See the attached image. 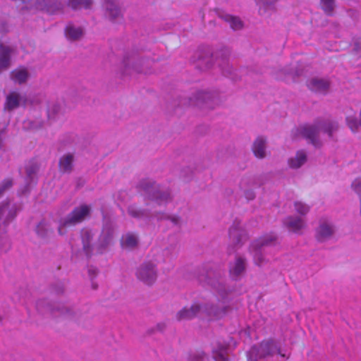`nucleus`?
Returning <instances> with one entry per match:
<instances>
[{
	"label": "nucleus",
	"instance_id": "f257e3e1",
	"mask_svg": "<svg viewBox=\"0 0 361 361\" xmlns=\"http://www.w3.org/2000/svg\"><path fill=\"white\" fill-rule=\"evenodd\" d=\"M339 125L337 121L324 119L322 118H316L312 124H305L300 126L298 131L300 135L307 140L316 148H320L322 142L319 138L320 132L326 133L330 139H333V134L338 131Z\"/></svg>",
	"mask_w": 361,
	"mask_h": 361
},
{
	"label": "nucleus",
	"instance_id": "f03ea898",
	"mask_svg": "<svg viewBox=\"0 0 361 361\" xmlns=\"http://www.w3.org/2000/svg\"><path fill=\"white\" fill-rule=\"evenodd\" d=\"M136 189L146 199L154 201L158 204L167 203L172 200L171 191L169 188H163L156 180L145 178L139 180Z\"/></svg>",
	"mask_w": 361,
	"mask_h": 361
},
{
	"label": "nucleus",
	"instance_id": "7ed1b4c3",
	"mask_svg": "<svg viewBox=\"0 0 361 361\" xmlns=\"http://www.w3.org/2000/svg\"><path fill=\"white\" fill-rule=\"evenodd\" d=\"M196 276L198 281L203 286L212 287L223 297L227 294L228 288L221 269H214L210 265L204 266L198 269Z\"/></svg>",
	"mask_w": 361,
	"mask_h": 361
},
{
	"label": "nucleus",
	"instance_id": "20e7f679",
	"mask_svg": "<svg viewBox=\"0 0 361 361\" xmlns=\"http://www.w3.org/2000/svg\"><path fill=\"white\" fill-rule=\"evenodd\" d=\"M276 353L286 357V355L281 353V347L274 339L264 340L259 344L252 346L247 351V361L265 360L274 356Z\"/></svg>",
	"mask_w": 361,
	"mask_h": 361
},
{
	"label": "nucleus",
	"instance_id": "39448f33",
	"mask_svg": "<svg viewBox=\"0 0 361 361\" xmlns=\"http://www.w3.org/2000/svg\"><path fill=\"white\" fill-rule=\"evenodd\" d=\"M219 102L216 94L211 92L200 90L196 92L193 98H183L180 100L178 105H195L200 109H212Z\"/></svg>",
	"mask_w": 361,
	"mask_h": 361
},
{
	"label": "nucleus",
	"instance_id": "423d86ee",
	"mask_svg": "<svg viewBox=\"0 0 361 361\" xmlns=\"http://www.w3.org/2000/svg\"><path fill=\"white\" fill-rule=\"evenodd\" d=\"M124 72L126 73L129 68H132L138 73H148L153 63V61L149 59H144L140 56L137 51H133L127 53L123 61Z\"/></svg>",
	"mask_w": 361,
	"mask_h": 361
},
{
	"label": "nucleus",
	"instance_id": "0eeeda50",
	"mask_svg": "<svg viewBox=\"0 0 361 361\" xmlns=\"http://www.w3.org/2000/svg\"><path fill=\"white\" fill-rule=\"evenodd\" d=\"M277 243V237L273 234H267L254 240L250 249L253 255L255 263L261 266L264 262V251L266 247L275 245Z\"/></svg>",
	"mask_w": 361,
	"mask_h": 361
},
{
	"label": "nucleus",
	"instance_id": "6e6552de",
	"mask_svg": "<svg viewBox=\"0 0 361 361\" xmlns=\"http://www.w3.org/2000/svg\"><path fill=\"white\" fill-rule=\"evenodd\" d=\"M65 4L61 0H32L30 6L21 9L31 11L35 9L49 15H56L64 12Z\"/></svg>",
	"mask_w": 361,
	"mask_h": 361
},
{
	"label": "nucleus",
	"instance_id": "1a4fd4ad",
	"mask_svg": "<svg viewBox=\"0 0 361 361\" xmlns=\"http://www.w3.org/2000/svg\"><path fill=\"white\" fill-rule=\"evenodd\" d=\"M229 237L231 241V245L228 247L229 255L234 253L236 248L242 246L248 239L245 230L240 226V222L237 220L234 221L229 229Z\"/></svg>",
	"mask_w": 361,
	"mask_h": 361
},
{
	"label": "nucleus",
	"instance_id": "9d476101",
	"mask_svg": "<svg viewBox=\"0 0 361 361\" xmlns=\"http://www.w3.org/2000/svg\"><path fill=\"white\" fill-rule=\"evenodd\" d=\"M115 228L116 225L112 221L109 219L106 221L96 246L97 252L98 253L102 254L111 244L114 239Z\"/></svg>",
	"mask_w": 361,
	"mask_h": 361
},
{
	"label": "nucleus",
	"instance_id": "9b49d317",
	"mask_svg": "<svg viewBox=\"0 0 361 361\" xmlns=\"http://www.w3.org/2000/svg\"><path fill=\"white\" fill-rule=\"evenodd\" d=\"M157 275V266L151 261L142 263L136 270L137 278L147 286L154 283Z\"/></svg>",
	"mask_w": 361,
	"mask_h": 361
},
{
	"label": "nucleus",
	"instance_id": "f8f14e48",
	"mask_svg": "<svg viewBox=\"0 0 361 361\" xmlns=\"http://www.w3.org/2000/svg\"><path fill=\"white\" fill-rule=\"evenodd\" d=\"M195 57V67L202 71L210 69L214 65V53L208 47L200 49Z\"/></svg>",
	"mask_w": 361,
	"mask_h": 361
},
{
	"label": "nucleus",
	"instance_id": "ddd939ff",
	"mask_svg": "<svg viewBox=\"0 0 361 361\" xmlns=\"http://www.w3.org/2000/svg\"><path fill=\"white\" fill-rule=\"evenodd\" d=\"M90 209L86 204L75 207L73 211L62 221L61 226L68 227L75 225L82 221L86 216L90 214Z\"/></svg>",
	"mask_w": 361,
	"mask_h": 361
},
{
	"label": "nucleus",
	"instance_id": "4468645a",
	"mask_svg": "<svg viewBox=\"0 0 361 361\" xmlns=\"http://www.w3.org/2000/svg\"><path fill=\"white\" fill-rule=\"evenodd\" d=\"M57 317H62L65 319L80 322L85 318V313L81 310L71 305L59 303L57 307Z\"/></svg>",
	"mask_w": 361,
	"mask_h": 361
},
{
	"label": "nucleus",
	"instance_id": "2eb2a0df",
	"mask_svg": "<svg viewBox=\"0 0 361 361\" xmlns=\"http://www.w3.org/2000/svg\"><path fill=\"white\" fill-rule=\"evenodd\" d=\"M200 307L201 314H204L207 317H214L216 319L223 317L231 310V307L230 306L219 307L216 305L212 303L200 304Z\"/></svg>",
	"mask_w": 361,
	"mask_h": 361
},
{
	"label": "nucleus",
	"instance_id": "dca6fc26",
	"mask_svg": "<svg viewBox=\"0 0 361 361\" xmlns=\"http://www.w3.org/2000/svg\"><path fill=\"white\" fill-rule=\"evenodd\" d=\"M104 7L106 16L113 23L123 19V14L118 4L113 0H105Z\"/></svg>",
	"mask_w": 361,
	"mask_h": 361
},
{
	"label": "nucleus",
	"instance_id": "f3484780",
	"mask_svg": "<svg viewBox=\"0 0 361 361\" xmlns=\"http://www.w3.org/2000/svg\"><path fill=\"white\" fill-rule=\"evenodd\" d=\"M58 304L51 302L47 299H40L36 302V309L42 315L49 314L56 317Z\"/></svg>",
	"mask_w": 361,
	"mask_h": 361
},
{
	"label": "nucleus",
	"instance_id": "a211bd4d",
	"mask_svg": "<svg viewBox=\"0 0 361 361\" xmlns=\"http://www.w3.org/2000/svg\"><path fill=\"white\" fill-rule=\"evenodd\" d=\"M334 231L331 225H329L325 219L319 220V225L316 229L315 238L318 242H324L330 238Z\"/></svg>",
	"mask_w": 361,
	"mask_h": 361
},
{
	"label": "nucleus",
	"instance_id": "6ab92c4d",
	"mask_svg": "<svg viewBox=\"0 0 361 361\" xmlns=\"http://www.w3.org/2000/svg\"><path fill=\"white\" fill-rule=\"evenodd\" d=\"M201 314L200 304L194 303L190 307H185L176 314L178 321L189 320Z\"/></svg>",
	"mask_w": 361,
	"mask_h": 361
},
{
	"label": "nucleus",
	"instance_id": "aec40b11",
	"mask_svg": "<svg viewBox=\"0 0 361 361\" xmlns=\"http://www.w3.org/2000/svg\"><path fill=\"white\" fill-rule=\"evenodd\" d=\"M13 49L0 42V73L10 68Z\"/></svg>",
	"mask_w": 361,
	"mask_h": 361
},
{
	"label": "nucleus",
	"instance_id": "412c9836",
	"mask_svg": "<svg viewBox=\"0 0 361 361\" xmlns=\"http://www.w3.org/2000/svg\"><path fill=\"white\" fill-rule=\"evenodd\" d=\"M40 164L35 159L30 160L25 166V185L28 188L36 179Z\"/></svg>",
	"mask_w": 361,
	"mask_h": 361
},
{
	"label": "nucleus",
	"instance_id": "4be33fe9",
	"mask_svg": "<svg viewBox=\"0 0 361 361\" xmlns=\"http://www.w3.org/2000/svg\"><path fill=\"white\" fill-rule=\"evenodd\" d=\"M307 86L313 92L325 93L329 90L330 83L322 78H312L308 80Z\"/></svg>",
	"mask_w": 361,
	"mask_h": 361
},
{
	"label": "nucleus",
	"instance_id": "5701e85b",
	"mask_svg": "<svg viewBox=\"0 0 361 361\" xmlns=\"http://www.w3.org/2000/svg\"><path fill=\"white\" fill-rule=\"evenodd\" d=\"M267 139L263 136H259L252 145V152L258 159H264L267 156Z\"/></svg>",
	"mask_w": 361,
	"mask_h": 361
},
{
	"label": "nucleus",
	"instance_id": "b1692460",
	"mask_svg": "<svg viewBox=\"0 0 361 361\" xmlns=\"http://www.w3.org/2000/svg\"><path fill=\"white\" fill-rule=\"evenodd\" d=\"M285 226L290 231L298 232L304 226L303 220L298 216H288L283 221Z\"/></svg>",
	"mask_w": 361,
	"mask_h": 361
},
{
	"label": "nucleus",
	"instance_id": "393cba45",
	"mask_svg": "<svg viewBox=\"0 0 361 361\" xmlns=\"http://www.w3.org/2000/svg\"><path fill=\"white\" fill-rule=\"evenodd\" d=\"M81 238L82 243V250L85 252L86 256L90 258L92 254V245L91 244L93 235L89 230H82L81 232Z\"/></svg>",
	"mask_w": 361,
	"mask_h": 361
},
{
	"label": "nucleus",
	"instance_id": "a878e982",
	"mask_svg": "<svg viewBox=\"0 0 361 361\" xmlns=\"http://www.w3.org/2000/svg\"><path fill=\"white\" fill-rule=\"evenodd\" d=\"M246 269V260L242 257H237L233 265L230 267V274L236 279L245 273Z\"/></svg>",
	"mask_w": 361,
	"mask_h": 361
},
{
	"label": "nucleus",
	"instance_id": "bb28decb",
	"mask_svg": "<svg viewBox=\"0 0 361 361\" xmlns=\"http://www.w3.org/2000/svg\"><path fill=\"white\" fill-rule=\"evenodd\" d=\"M218 15L225 22L228 23L230 27L233 30H238L243 28V22L238 17L231 16L229 14L225 13L223 11L219 12Z\"/></svg>",
	"mask_w": 361,
	"mask_h": 361
},
{
	"label": "nucleus",
	"instance_id": "cd10ccee",
	"mask_svg": "<svg viewBox=\"0 0 361 361\" xmlns=\"http://www.w3.org/2000/svg\"><path fill=\"white\" fill-rule=\"evenodd\" d=\"M228 345L218 343L216 347L213 349V358L216 361H229L228 356Z\"/></svg>",
	"mask_w": 361,
	"mask_h": 361
},
{
	"label": "nucleus",
	"instance_id": "c85d7f7f",
	"mask_svg": "<svg viewBox=\"0 0 361 361\" xmlns=\"http://www.w3.org/2000/svg\"><path fill=\"white\" fill-rule=\"evenodd\" d=\"M66 37L71 41H77L82 38L84 32L82 27H76L72 23H69L65 28Z\"/></svg>",
	"mask_w": 361,
	"mask_h": 361
},
{
	"label": "nucleus",
	"instance_id": "c756f323",
	"mask_svg": "<svg viewBox=\"0 0 361 361\" xmlns=\"http://www.w3.org/2000/svg\"><path fill=\"white\" fill-rule=\"evenodd\" d=\"M121 245L122 248L133 250L138 245V238L136 235L132 233H128L121 238Z\"/></svg>",
	"mask_w": 361,
	"mask_h": 361
},
{
	"label": "nucleus",
	"instance_id": "7c9ffc66",
	"mask_svg": "<svg viewBox=\"0 0 361 361\" xmlns=\"http://www.w3.org/2000/svg\"><path fill=\"white\" fill-rule=\"evenodd\" d=\"M73 155L68 153L61 157L59 166L60 171L63 173H71L73 169Z\"/></svg>",
	"mask_w": 361,
	"mask_h": 361
},
{
	"label": "nucleus",
	"instance_id": "2f4dec72",
	"mask_svg": "<svg viewBox=\"0 0 361 361\" xmlns=\"http://www.w3.org/2000/svg\"><path fill=\"white\" fill-rule=\"evenodd\" d=\"M30 73L26 68L15 69L11 73V78L18 84H23L27 82Z\"/></svg>",
	"mask_w": 361,
	"mask_h": 361
},
{
	"label": "nucleus",
	"instance_id": "473e14b6",
	"mask_svg": "<svg viewBox=\"0 0 361 361\" xmlns=\"http://www.w3.org/2000/svg\"><path fill=\"white\" fill-rule=\"evenodd\" d=\"M231 55V50L227 47H223L217 50L214 54V60L219 63V66H221L226 63H229V57Z\"/></svg>",
	"mask_w": 361,
	"mask_h": 361
},
{
	"label": "nucleus",
	"instance_id": "72a5a7b5",
	"mask_svg": "<svg viewBox=\"0 0 361 361\" xmlns=\"http://www.w3.org/2000/svg\"><path fill=\"white\" fill-rule=\"evenodd\" d=\"M20 106L19 100V93L16 92H11L7 97L5 103V108L8 111H13Z\"/></svg>",
	"mask_w": 361,
	"mask_h": 361
},
{
	"label": "nucleus",
	"instance_id": "f704fd0d",
	"mask_svg": "<svg viewBox=\"0 0 361 361\" xmlns=\"http://www.w3.org/2000/svg\"><path fill=\"white\" fill-rule=\"evenodd\" d=\"M92 3V0H68L66 5L68 7L75 11L82 8L90 9Z\"/></svg>",
	"mask_w": 361,
	"mask_h": 361
},
{
	"label": "nucleus",
	"instance_id": "c9c22d12",
	"mask_svg": "<svg viewBox=\"0 0 361 361\" xmlns=\"http://www.w3.org/2000/svg\"><path fill=\"white\" fill-rule=\"evenodd\" d=\"M307 161V154L304 151H298L295 157L291 158L288 163L291 168L298 169Z\"/></svg>",
	"mask_w": 361,
	"mask_h": 361
},
{
	"label": "nucleus",
	"instance_id": "e433bc0d",
	"mask_svg": "<svg viewBox=\"0 0 361 361\" xmlns=\"http://www.w3.org/2000/svg\"><path fill=\"white\" fill-rule=\"evenodd\" d=\"M128 213L132 217L137 219L149 218L151 216L149 210L145 209H137L134 206L128 207Z\"/></svg>",
	"mask_w": 361,
	"mask_h": 361
},
{
	"label": "nucleus",
	"instance_id": "4c0bfd02",
	"mask_svg": "<svg viewBox=\"0 0 361 361\" xmlns=\"http://www.w3.org/2000/svg\"><path fill=\"white\" fill-rule=\"evenodd\" d=\"M36 233L42 238L46 239L49 237L52 231L44 221H41L36 226Z\"/></svg>",
	"mask_w": 361,
	"mask_h": 361
},
{
	"label": "nucleus",
	"instance_id": "58836bf2",
	"mask_svg": "<svg viewBox=\"0 0 361 361\" xmlns=\"http://www.w3.org/2000/svg\"><path fill=\"white\" fill-rule=\"evenodd\" d=\"M320 6L322 9L327 16H332L336 8L335 0H320Z\"/></svg>",
	"mask_w": 361,
	"mask_h": 361
},
{
	"label": "nucleus",
	"instance_id": "ea45409f",
	"mask_svg": "<svg viewBox=\"0 0 361 361\" xmlns=\"http://www.w3.org/2000/svg\"><path fill=\"white\" fill-rule=\"evenodd\" d=\"M219 67L221 69L222 73L225 76L231 78L233 80H237L239 79V77L236 73L235 68L229 63H226Z\"/></svg>",
	"mask_w": 361,
	"mask_h": 361
},
{
	"label": "nucleus",
	"instance_id": "a19ab883",
	"mask_svg": "<svg viewBox=\"0 0 361 361\" xmlns=\"http://www.w3.org/2000/svg\"><path fill=\"white\" fill-rule=\"evenodd\" d=\"M294 207L296 212L302 216L306 215L310 211V207L302 202H295Z\"/></svg>",
	"mask_w": 361,
	"mask_h": 361
},
{
	"label": "nucleus",
	"instance_id": "79ce46f5",
	"mask_svg": "<svg viewBox=\"0 0 361 361\" xmlns=\"http://www.w3.org/2000/svg\"><path fill=\"white\" fill-rule=\"evenodd\" d=\"M271 178V175L269 173L260 174L254 178V184L257 186H261L267 181H268Z\"/></svg>",
	"mask_w": 361,
	"mask_h": 361
},
{
	"label": "nucleus",
	"instance_id": "37998d69",
	"mask_svg": "<svg viewBox=\"0 0 361 361\" xmlns=\"http://www.w3.org/2000/svg\"><path fill=\"white\" fill-rule=\"evenodd\" d=\"M206 354L203 351L191 352L188 354L190 361H203Z\"/></svg>",
	"mask_w": 361,
	"mask_h": 361
},
{
	"label": "nucleus",
	"instance_id": "c03bdc74",
	"mask_svg": "<svg viewBox=\"0 0 361 361\" xmlns=\"http://www.w3.org/2000/svg\"><path fill=\"white\" fill-rule=\"evenodd\" d=\"M51 290L56 295H62L65 291V287L62 282L57 281L51 285Z\"/></svg>",
	"mask_w": 361,
	"mask_h": 361
},
{
	"label": "nucleus",
	"instance_id": "a18cd8bd",
	"mask_svg": "<svg viewBox=\"0 0 361 361\" xmlns=\"http://www.w3.org/2000/svg\"><path fill=\"white\" fill-rule=\"evenodd\" d=\"M346 122L348 127L353 131L355 132L357 130L358 128L360 127L359 124V121H357V118L354 116H348L346 118Z\"/></svg>",
	"mask_w": 361,
	"mask_h": 361
},
{
	"label": "nucleus",
	"instance_id": "49530a36",
	"mask_svg": "<svg viewBox=\"0 0 361 361\" xmlns=\"http://www.w3.org/2000/svg\"><path fill=\"white\" fill-rule=\"evenodd\" d=\"M13 185V180L12 179H6L0 185V197L4 195V193L8 189H10Z\"/></svg>",
	"mask_w": 361,
	"mask_h": 361
},
{
	"label": "nucleus",
	"instance_id": "de8ad7c7",
	"mask_svg": "<svg viewBox=\"0 0 361 361\" xmlns=\"http://www.w3.org/2000/svg\"><path fill=\"white\" fill-rule=\"evenodd\" d=\"M8 133V126L6 124H3L0 126V149H1L4 147L3 141L6 137Z\"/></svg>",
	"mask_w": 361,
	"mask_h": 361
},
{
	"label": "nucleus",
	"instance_id": "09e8293b",
	"mask_svg": "<svg viewBox=\"0 0 361 361\" xmlns=\"http://www.w3.org/2000/svg\"><path fill=\"white\" fill-rule=\"evenodd\" d=\"M152 216L156 218L158 221L167 220L169 214L163 212H154Z\"/></svg>",
	"mask_w": 361,
	"mask_h": 361
},
{
	"label": "nucleus",
	"instance_id": "8fccbe9b",
	"mask_svg": "<svg viewBox=\"0 0 361 361\" xmlns=\"http://www.w3.org/2000/svg\"><path fill=\"white\" fill-rule=\"evenodd\" d=\"M25 124L26 125V128L31 130H36L41 127L39 123L33 121H27V122H25Z\"/></svg>",
	"mask_w": 361,
	"mask_h": 361
},
{
	"label": "nucleus",
	"instance_id": "3c124183",
	"mask_svg": "<svg viewBox=\"0 0 361 361\" xmlns=\"http://www.w3.org/2000/svg\"><path fill=\"white\" fill-rule=\"evenodd\" d=\"M99 270L97 268L90 266L88 267V274L91 279V281L93 280V279L98 274Z\"/></svg>",
	"mask_w": 361,
	"mask_h": 361
},
{
	"label": "nucleus",
	"instance_id": "603ef678",
	"mask_svg": "<svg viewBox=\"0 0 361 361\" xmlns=\"http://www.w3.org/2000/svg\"><path fill=\"white\" fill-rule=\"evenodd\" d=\"M353 51L355 54H358L361 51V40L360 39L354 41Z\"/></svg>",
	"mask_w": 361,
	"mask_h": 361
},
{
	"label": "nucleus",
	"instance_id": "864d4df0",
	"mask_svg": "<svg viewBox=\"0 0 361 361\" xmlns=\"http://www.w3.org/2000/svg\"><path fill=\"white\" fill-rule=\"evenodd\" d=\"M167 220L171 221L175 226L180 225L181 219L178 216L169 215V218L167 219Z\"/></svg>",
	"mask_w": 361,
	"mask_h": 361
},
{
	"label": "nucleus",
	"instance_id": "5fc2aeb1",
	"mask_svg": "<svg viewBox=\"0 0 361 361\" xmlns=\"http://www.w3.org/2000/svg\"><path fill=\"white\" fill-rule=\"evenodd\" d=\"M266 8H270L274 5L276 0H259Z\"/></svg>",
	"mask_w": 361,
	"mask_h": 361
},
{
	"label": "nucleus",
	"instance_id": "6e6d98bb",
	"mask_svg": "<svg viewBox=\"0 0 361 361\" xmlns=\"http://www.w3.org/2000/svg\"><path fill=\"white\" fill-rule=\"evenodd\" d=\"M245 196L248 200H252L255 197V193L252 190H247L245 191Z\"/></svg>",
	"mask_w": 361,
	"mask_h": 361
},
{
	"label": "nucleus",
	"instance_id": "4d7b16f0",
	"mask_svg": "<svg viewBox=\"0 0 361 361\" xmlns=\"http://www.w3.org/2000/svg\"><path fill=\"white\" fill-rule=\"evenodd\" d=\"M166 324L164 322L158 323L155 326L156 331H159V332H164V330L166 329Z\"/></svg>",
	"mask_w": 361,
	"mask_h": 361
},
{
	"label": "nucleus",
	"instance_id": "13d9d810",
	"mask_svg": "<svg viewBox=\"0 0 361 361\" xmlns=\"http://www.w3.org/2000/svg\"><path fill=\"white\" fill-rule=\"evenodd\" d=\"M19 100L20 105L25 106L27 104L28 99L25 94H19Z\"/></svg>",
	"mask_w": 361,
	"mask_h": 361
},
{
	"label": "nucleus",
	"instance_id": "bf43d9fd",
	"mask_svg": "<svg viewBox=\"0 0 361 361\" xmlns=\"http://www.w3.org/2000/svg\"><path fill=\"white\" fill-rule=\"evenodd\" d=\"M85 184V180L82 179L80 177L76 178V187L77 188H80Z\"/></svg>",
	"mask_w": 361,
	"mask_h": 361
},
{
	"label": "nucleus",
	"instance_id": "052dcab7",
	"mask_svg": "<svg viewBox=\"0 0 361 361\" xmlns=\"http://www.w3.org/2000/svg\"><path fill=\"white\" fill-rule=\"evenodd\" d=\"M60 109V107L58 104H54L52 106V111L54 114H57Z\"/></svg>",
	"mask_w": 361,
	"mask_h": 361
},
{
	"label": "nucleus",
	"instance_id": "680f3d73",
	"mask_svg": "<svg viewBox=\"0 0 361 361\" xmlns=\"http://www.w3.org/2000/svg\"><path fill=\"white\" fill-rule=\"evenodd\" d=\"M155 332H157V331H156V329L154 326V327L147 329V334L150 336V335H152L153 334H154Z\"/></svg>",
	"mask_w": 361,
	"mask_h": 361
},
{
	"label": "nucleus",
	"instance_id": "e2e57ef3",
	"mask_svg": "<svg viewBox=\"0 0 361 361\" xmlns=\"http://www.w3.org/2000/svg\"><path fill=\"white\" fill-rule=\"evenodd\" d=\"M92 287L94 290H96L98 287V285L93 280L92 281Z\"/></svg>",
	"mask_w": 361,
	"mask_h": 361
},
{
	"label": "nucleus",
	"instance_id": "0e129e2a",
	"mask_svg": "<svg viewBox=\"0 0 361 361\" xmlns=\"http://www.w3.org/2000/svg\"><path fill=\"white\" fill-rule=\"evenodd\" d=\"M3 319L4 317L1 314H0V323L2 322Z\"/></svg>",
	"mask_w": 361,
	"mask_h": 361
}]
</instances>
